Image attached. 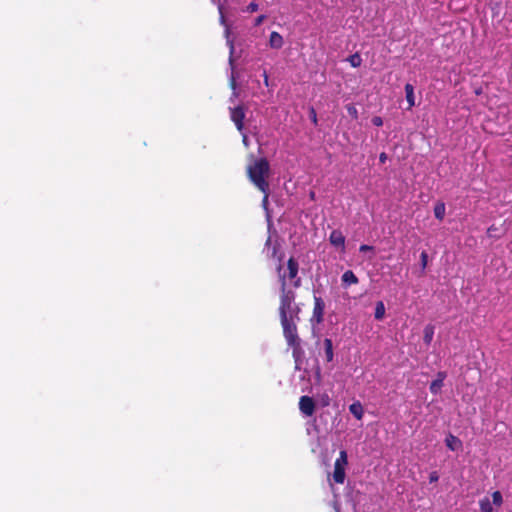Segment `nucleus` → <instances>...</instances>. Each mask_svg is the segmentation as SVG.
<instances>
[{
	"label": "nucleus",
	"instance_id": "obj_14",
	"mask_svg": "<svg viewBox=\"0 0 512 512\" xmlns=\"http://www.w3.org/2000/svg\"><path fill=\"white\" fill-rule=\"evenodd\" d=\"M349 411L356 419L361 420L363 418L364 409L359 401L352 403L349 406Z\"/></svg>",
	"mask_w": 512,
	"mask_h": 512
},
{
	"label": "nucleus",
	"instance_id": "obj_9",
	"mask_svg": "<svg viewBox=\"0 0 512 512\" xmlns=\"http://www.w3.org/2000/svg\"><path fill=\"white\" fill-rule=\"evenodd\" d=\"M329 241L335 247L345 248V237L340 230H333L330 233Z\"/></svg>",
	"mask_w": 512,
	"mask_h": 512
},
{
	"label": "nucleus",
	"instance_id": "obj_40",
	"mask_svg": "<svg viewBox=\"0 0 512 512\" xmlns=\"http://www.w3.org/2000/svg\"><path fill=\"white\" fill-rule=\"evenodd\" d=\"M328 401H329V397L327 396L326 399H324V402H326L325 404H328Z\"/></svg>",
	"mask_w": 512,
	"mask_h": 512
},
{
	"label": "nucleus",
	"instance_id": "obj_20",
	"mask_svg": "<svg viewBox=\"0 0 512 512\" xmlns=\"http://www.w3.org/2000/svg\"><path fill=\"white\" fill-rule=\"evenodd\" d=\"M479 506H480L481 512H494L492 503L489 500V498H487V497H484L483 499H481L479 501Z\"/></svg>",
	"mask_w": 512,
	"mask_h": 512
},
{
	"label": "nucleus",
	"instance_id": "obj_28",
	"mask_svg": "<svg viewBox=\"0 0 512 512\" xmlns=\"http://www.w3.org/2000/svg\"><path fill=\"white\" fill-rule=\"evenodd\" d=\"M371 121H372L373 125H375L377 127H380L383 125V120L380 116H374Z\"/></svg>",
	"mask_w": 512,
	"mask_h": 512
},
{
	"label": "nucleus",
	"instance_id": "obj_11",
	"mask_svg": "<svg viewBox=\"0 0 512 512\" xmlns=\"http://www.w3.org/2000/svg\"><path fill=\"white\" fill-rule=\"evenodd\" d=\"M341 280H342V284L344 286L357 284L359 282L357 276L355 275V273L352 270L345 271L341 277Z\"/></svg>",
	"mask_w": 512,
	"mask_h": 512
},
{
	"label": "nucleus",
	"instance_id": "obj_41",
	"mask_svg": "<svg viewBox=\"0 0 512 512\" xmlns=\"http://www.w3.org/2000/svg\"><path fill=\"white\" fill-rule=\"evenodd\" d=\"M310 197H311V198H314V192H311V193H310Z\"/></svg>",
	"mask_w": 512,
	"mask_h": 512
},
{
	"label": "nucleus",
	"instance_id": "obj_22",
	"mask_svg": "<svg viewBox=\"0 0 512 512\" xmlns=\"http://www.w3.org/2000/svg\"><path fill=\"white\" fill-rule=\"evenodd\" d=\"M384 315H385V307H384L383 302L380 301L376 304L374 316L377 320H381V319H383Z\"/></svg>",
	"mask_w": 512,
	"mask_h": 512
},
{
	"label": "nucleus",
	"instance_id": "obj_3",
	"mask_svg": "<svg viewBox=\"0 0 512 512\" xmlns=\"http://www.w3.org/2000/svg\"><path fill=\"white\" fill-rule=\"evenodd\" d=\"M270 173V164L266 158L256 159L252 164L247 166V176L249 180L261 192L269 190V182L267 178Z\"/></svg>",
	"mask_w": 512,
	"mask_h": 512
},
{
	"label": "nucleus",
	"instance_id": "obj_15",
	"mask_svg": "<svg viewBox=\"0 0 512 512\" xmlns=\"http://www.w3.org/2000/svg\"><path fill=\"white\" fill-rule=\"evenodd\" d=\"M323 344H324V353H325L326 361L331 362L334 358L332 340L329 338H325L323 341Z\"/></svg>",
	"mask_w": 512,
	"mask_h": 512
},
{
	"label": "nucleus",
	"instance_id": "obj_33",
	"mask_svg": "<svg viewBox=\"0 0 512 512\" xmlns=\"http://www.w3.org/2000/svg\"><path fill=\"white\" fill-rule=\"evenodd\" d=\"M386 160H387V154H386L385 152L380 153V155H379V161H380L381 163H385V162H386Z\"/></svg>",
	"mask_w": 512,
	"mask_h": 512
},
{
	"label": "nucleus",
	"instance_id": "obj_7",
	"mask_svg": "<svg viewBox=\"0 0 512 512\" xmlns=\"http://www.w3.org/2000/svg\"><path fill=\"white\" fill-rule=\"evenodd\" d=\"M446 376V372L440 371L437 373V378L431 382L429 387L432 394L437 395L440 392Z\"/></svg>",
	"mask_w": 512,
	"mask_h": 512
},
{
	"label": "nucleus",
	"instance_id": "obj_19",
	"mask_svg": "<svg viewBox=\"0 0 512 512\" xmlns=\"http://www.w3.org/2000/svg\"><path fill=\"white\" fill-rule=\"evenodd\" d=\"M445 204L443 202H438L435 207H434V215L435 217L442 221L444 219V216H445Z\"/></svg>",
	"mask_w": 512,
	"mask_h": 512
},
{
	"label": "nucleus",
	"instance_id": "obj_13",
	"mask_svg": "<svg viewBox=\"0 0 512 512\" xmlns=\"http://www.w3.org/2000/svg\"><path fill=\"white\" fill-rule=\"evenodd\" d=\"M219 13H220V22H221V24L225 25V35H226V38H227V42H228V44L230 46V54H232L233 51H234V45H233V41L229 40L230 28L226 24V19H225L224 13H223L222 6H219Z\"/></svg>",
	"mask_w": 512,
	"mask_h": 512
},
{
	"label": "nucleus",
	"instance_id": "obj_25",
	"mask_svg": "<svg viewBox=\"0 0 512 512\" xmlns=\"http://www.w3.org/2000/svg\"><path fill=\"white\" fill-rule=\"evenodd\" d=\"M420 264H421L422 271H424L428 264V254L426 251H422L420 254Z\"/></svg>",
	"mask_w": 512,
	"mask_h": 512
},
{
	"label": "nucleus",
	"instance_id": "obj_24",
	"mask_svg": "<svg viewBox=\"0 0 512 512\" xmlns=\"http://www.w3.org/2000/svg\"><path fill=\"white\" fill-rule=\"evenodd\" d=\"M346 110L348 112V114L355 120L358 119V110L357 108L353 105V104H348L346 106Z\"/></svg>",
	"mask_w": 512,
	"mask_h": 512
},
{
	"label": "nucleus",
	"instance_id": "obj_18",
	"mask_svg": "<svg viewBox=\"0 0 512 512\" xmlns=\"http://www.w3.org/2000/svg\"><path fill=\"white\" fill-rule=\"evenodd\" d=\"M434 330H435V328L431 324H428L425 326L424 331H423L424 332L423 340L426 345H430V343L432 342L433 336H434Z\"/></svg>",
	"mask_w": 512,
	"mask_h": 512
},
{
	"label": "nucleus",
	"instance_id": "obj_39",
	"mask_svg": "<svg viewBox=\"0 0 512 512\" xmlns=\"http://www.w3.org/2000/svg\"><path fill=\"white\" fill-rule=\"evenodd\" d=\"M328 401H329V397L327 396L326 399H324V402H326L325 404H328Z\"/></svg>",
	"mask_w": 512,
	"mask_h": 512
},
{
	"label": "nucleus",
	"instance_id": "obj_37",
	"mask_svg": "<svg viewBox=\"0 0 512 512\" xmlns=\"http://www.w3.org/2000/svg\"><path fill=\"white\" fill-rule=\"evenodd\" d=\"M490 232H494V227L493 226L489 227L488 233H490Z\"/></svg>",
	"mask_w": 512,
	"mask_h": 512
},
{
	"label": "nucleus",
	"instance_id": "obj_34",
	"mask_svg": "<svg viewBox=\"0 0 512 512\" xmlns=\"http://www.w3.org/2000/svg\"><path fill=\"white\" fill-rule=\"evenodd\" d=\"M263 77H264V83H265V85H266V86H268V84H269V77H268V74H267V72H266V71H264V73H263Z\"/></svg>",
	"mask_w": 512,
	"mask_h": 512
},
{
	"label": "nucleus",
	"instance_id": "obj_31",
	"mask_svg": "<svg viewBox=\"0 0 512 512\" xmlns=\"http://www.w3.org/2000/svg\"><path fill=\"white\" fill-rule=\"evenodd\" d=\"M264 19H265V15H260V16L256 17L255 23H254L255 26H259L260 24H262Z\"/></svg>",
	"mask_w": 512,
	"mask_h": 512
},
{
	"label": "nucleus",
	"instance_id": "obj_17",
	"mask_svg": "<svg viewBox=\"0 0 512 512\" xmlns=\"http://www.w3.org/2000/svg\"><path fill=\"white\" fill-rule=\"evenodd\" d=\"M288 346H290L292 348V355H293V358L295 359V362L297 363L303 354V350L301 347V340L296 341L294 343H288Z\"/></svg>",
	"mask_w": 512,
	"mask_h": 512
},
{
	"label": "nucleus",
	"instance_id": "obj_23",
	"mask_svg": "<svg viewBox=\"0 0 512 512\" xmlns=\"http://www.w3.org/2000/svg\"><path fill=\"white\" fill-rule=\"evenodd\" d=\"M492 502L497 507H500L503 503V497L500 491H494L492 493Z\"/></svg>",
	"mask_w": 512,
	"mask_h": 512
},
{
	"label": "nucleus",
	"instance_id": "obj_6",
	"mask_svg": "<svg viewBox=\"0 0 512 512\" xmlns=\"http://www.w3.org/2000/svg\"><path fill=\"white\" fill-rule=\"evenodd\" d=\"M315 402L312 397L310 396H301L299 399V409L302 414H304L307 417H310L315 412Z\"/></svg>",
	"mask_w": 512,
	"mask_h": 512
},
{
	"label": "nucleus",
	"instance_id": "obj_32",
	"mask_svg": "<svg viewBox=\"0 0 512 512\" xmlns=\"http://www.w3.org/2000/svg\"><path fill=\"white\" fill-rule=\"evenodd\" d=\"M269 191H270V189L266 190L265 192H262L264 194L263 201H262L263 205H266L268 203Z\"/></svg>",
	"mask_w": 512,
	"mask_h": 512
},
{
	"label": "nucleus",
	"instance_id": "obj_21",
	"mask_svg": "<svg viewBox=\"0 0 512 512\" xmlns=\"http://www.w3.org/2000/svg\"><path fill=\"white\" fill-rule=\"evenodd\" d=\"M347 61L350 63V65L354 68H357L362 63V58L359 53L352 54L348 57Z\"/></svg>",
	"mask_w": 512,
	"mask_h": 512
},
{
	"label": "nucleus",
	"instance_id": "obj_12",
	"mask_svg": "<svg viewBox=\"0 0 512 512\" xmlns=\"http://www.w3.org/2000/svg\"><path fill=\"white\" fill-rule=\"evenodd\" d=\"M445 444L451 451H456L462 446L460 439L452 434L446 437Z\"/></svg>",
	"mask_w": 512,
	"mask_h": 512
},
{
	"label": "nucleus",
	"instance_id": "obj_16",
	"mask_svg": "<svg viewBox=\"0 0 512 512\" xmlns=\"http://www.w3.org/2000/svg\"><path fill=\"white\" fill-rule=\"evenodd\" d=\"M406 100L409 104L408 109H411L415 105L414 87L412 84L407 83L404 87Z\"/></svg>",
	"mask_w": 512,
	"mask_h": 512
},
{
	"label": "nucleus",
	"instance_id": "obj_35",
	"mask_svg": "<svg viewBox=\"0 0 512 512\" xmlns=\"http://www.w3.org/2000/svg\"><path fill=\"white\" fill-rule=\"evenodd\" d=\"M230 86L232 89H236V80L234 78V76H232L231 80H230Z\"/></svg>",
	"mask_w": 512,
	"mask_h": 512
},
{
	"label": "nucleus",
	"instance_id": "obj_10",
	"mask_svg": "<svg viewBox=\"0 0 512 512\" xmlns=\"http://www.w3.org/2000/svg\"><path fill=\"white\" fill-rule=\"evenodd\" d=\"M284 44L283 37L276 31L271 32L269 37V45L271 48L280 49Z\"/></svg>",
	"mask_w": 512,
	"mask_h": 512
},
{
	"label": "nucleus",
	"instance_id": "obj_38",
	"mask_svg": "<svg viewBox=\"0 0 512 512\" xmlns=\"http://www.w3.org/2000/svg\"><path fill=\"white\" fill-rule=\"evenodd\" d=\"M246 141H247V136H246V134H243V142L246 143Z\"/></svg>",
	"mask_w": 512,
	"mask_h": 512
},
{
	"label": "nucleus",
	"instance_id": "obj_8",
	"mask_svg": "<svg viewBox=\"0 0 512 512\" xmlns=\"http://www.w3.org/2000/svg\"><path fill=\"white\" fill-rule=\"evenodd\" d=\"M325 303L322 298L314 297L313 315L318 322L323 320Z\"/></svg>",
	"mask_w": 512,
	"mask_h": 512
},
{
	"label": "nucleus",
	"instance_id": "obj_26",
	"mask_svg": "<svg viewBox=\"0 0 512 512\" xmlns=\"http://www.w3.org/2000/svg\"><path fill=\"white\" fill-rule=\"evenodd\" d=\"M309 116H310L312 123L314 125H317L318 124L317 113H316V110L314 109V107H312V106L309 108Z\"/></svg>",
	"mask_w": 512,
	"mask_h": 512
},
{
	"label": "nucleus",
	"instance_id": "obj_1",
	"mask_svg": "<svg viewBox=\"0 0 512 512\" xmlns=\"http://www.w3.org/2000/svg\"><path fill=\"white\" fill-rule=\"evenodd\" d=\"M279 316L283 335L288 343L300 341L297 332V321H299L300 308L294 302V295L283 287V295L279 302Z\"/></svg>",
	"mask_w": 512,
	"mask_h": 512
},
{
	"label": "nucleus",
	"instance_id": "obj_27",
	"mask_svg": "<svg viewBox=\"0 0 512 512\" xmlns=\"http://www.w3.org/2000/svg\"><path fill=\"white\" fill-rule=\"evenodd\" d=\"M258 4L255 3V2H251L247 7H246V11L247 12H250V13H253V12H256L258 10Z\"/></svg>",
	"mask_w": 512,
	"mask_h": 512
},
{
	"label": "nucleus",
	"instance_id": "obj_36",
	"mask_svg": "<svg viewBox=\"0 0 512 512\" xmlns=\"http://www.w3.org/2000/svg\"><path fill=\"white\" fill-rule=\"evenodd\" d=\"M490 232H494V227L493 226L489 227L488 233H490Z\"/></svg>",
	"mask_w": 512,
	"mask_h": 512
},
{
	"label": "nucleus",
	"instance_id": "obj_4",
	"mask_svg": "<svg viewBox=\"0 0 512 512\" xmlns=\"http://www.w3.org/2000/svg\"><path fill=\"white\" fill-rule=\"evenodd\" d=\"M348 464V456L345 450H341L339 457L335 460L333 480L337 484H343L345 481L346 473L345 468Z\"/></svg>",
	"mask_w": 512,
	"mask_h": 512
},
{
	"label": "nucleus",
	"instance_id": "obj_29",
	"mask_svg": "<svg viewBox=\"0 0 512 512\" xmlns=\"http://www.w3.org/2000/svg\"><path fill=\"white\" fill-rule=\"evenodd\" d=\"M359 251L360 252H366V251H374V247L373 246H370V245H367V244H362L359 248Z\"/></svg>",
	"mask_w": 512,
	"mask_h": 512
},
{
	"label": "nucleus",
	"instance_id": "obj_2",
	"mask_svg": "<svg viewBox=\"0 0 512 512\" xmlns=\"http://www.w3.org/2000/svg\"><path fill=\"white\" fill-rule=\"evenodd\" d=\"M278 281L280 284V296L279 302L281 301V297L283 295V287L286 291L291 292L294 295V300L296 299L295 291L289 287L288 281H290L291 285L294 288H299L301 286V278L298 276L299 273V263L294 257H290L287 261V269L285 270L282 264H279L276 268Z\"/></svg>",
	"mask_w": 512,
	"mask_h": 512
},
{
	"label": "nucleus",
	"instance_id": "obj_5",
	"mask_svg": "<svg viewBox=\"0 0 512 512\" xmlns=\"http://www.w3.org/2000/svg\"><path fill=\"white\" fill-rule=\"evenodd\" d=\"M245 115V108L241 105L230 108V118L239 132H242L244 129Z\"/></svg>",
	"mask_w": 512,
	"mask_h": 512
},
{
	"label": "nucleus",
	"instance_id": "obj_30",
	"mask_svg": "<svg viewBox=\"0 0 512 512\" xmlns=\"http://www.w3.org/2000/svg\"><path fill=\"white\" fill-rule=\"evenodd\" d=\"M438 479H439V475H438V473H437L436 471H433V472H431V473H430V475H429V481H430L431 483H433V482H437V481H438Z\"/></svg>",
	"mask_w": 512,
	"mask_h": 512
}]
</instances>
